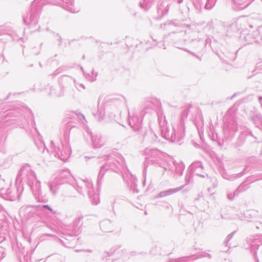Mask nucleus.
I'll use <instances>...</instances> for the list:
<instances>
[{
	"label": "nucleus",
	"mask_w": 262,
	"mask_h": 262,
	"mask_svg": "<svg viewBox=\"0 0 262 262\" xmlns=\"http://www.w3.org/2000/svg\"><path fill=\"white\" fill-rule=\"evenodd\" d=\"M45 207H47V208H48L49 209H50V208L47 205H45L44 206Z\"/></svg>",
	"instance_id": "1"
}]
</instances>
